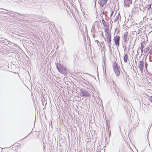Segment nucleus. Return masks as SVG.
I'll list each match as a JSON object with an SVG mask.
<instances>
[{
  "instance_id": "obj_1",
  "label": "nucleus",
  "mask_w": 152,
  "mask_h": 152,
  "mask_svg": "<svg viewBox=\"0 0 152 152\" xmlns=\"http://www.w3.org/2000/svg\"><path fill=\"white\" fill-rule=\"evenodd\" d=\"M104 32L106 37L105 40L108 44H110L111 42V34L110 30L106 29V31H104Z\"/></svg>"
},
{
  "instance_id": "obj_2",
  "label": "nucleus",
  "mask_w": 152,
  "mask_h": 152,
  "mask_svg": "<svg viewBox=\"0 0 152 152\" xmlns=\"http://www.w3.org/2000/svg\"><path fill=\"white\" fill-rule=\"evenodd\" d=\"M56 67L58 72L61 74L64 75H66L67 74L66 68L62 66L61 64H57Z\"/></svg>"
},
{
  "instance_id": "obj_3",
  "label": "nucleus",
  "mask_w": 152,
  "mask_h": 152,
  "mask_svg": "<svg viewBox=\"0 0 152 152\" xmlns=\"http://www.w3.org/2000/svg\"><path fill=\"white\" fill-rule=\"evenodd\" d=\"M113 68L116 75L117 76H118L120 73L118 66V64L115 62L113 64Z\"/></svg>"
},
{
  "instance_id": "obj_4",
  "label": "nucleus",
  "mask_w": 152,
  "mask_h": 152,
  "mask_svg": "<svg viewBox=\"0 0 152 152\" xmlns=\"http://www.w3.org/2000/svg\"><path fill=\"white\" fill-rule=\"evenodd\" d=\"M120 37L118 35H116L114 37V40L116 46L118 47L119 46Z\"/></svg>"
},
{
  "instance_id": "obj_5",
  "label": "nucleus",
  "mask_w": 152,
  "mask_h": 152,
  "mask_svg": "<svg viewBox=\"0 0 152 152\" xmlns=\"http://www.w3.org/2000/svg\"><path fill=\"white\" fill-rule=\"evenodd\" d=\"M138 66L142 73L143 72V68L144 67L143 62L141 61H140L138 63Z\"/></svg>"
},
{
  "instance_id": "obj_6",
  "label": "nucleus",
  "mask_w": 152,
  "mask_h": 152,
  "mask_svg": "<svg viewBox=\"0 0 152 152\" xmlns=\"http://www.w3.org/2000/svg\"><path fill=\"white\" fill-rule=\"evenodd\" d=\"M123 39L125 42H126L129 41L128 32V31H126L124 34Z\"/></svg>"
},
{
  "instance_id": "obj_7",
  "label": "nucleus",
  "mask_w": 152,
  "mask_h": 152,
  "mask_svg": "<svg viewBox=\"0 0 152 152\" xmlns=\"http://www.w3.org/2000/svg\"><path fill=\"white\" fill-rule=\"evenodd\" d=\"M102 24L104 26H106L105 28L104 31H106V29L109 30V25L108 23V22H105L104 19H102Z\"/></svg>"
},
{
  "instance_id": "obj_8",
  "label": "nucleus",
  "mask_w": 152,
  "mask_h": 152,
  "mask_svg": "<svg viewBox=\"0 0 152 152\" xmlns=\"http://www.w3.org/2000/svg\"><path fill=\"white\" fill-rule=\"evenodd\" d=\"M132 0H125L124 1V6L126 7H129L130 4H132Z\"/></svg>"
},
{
  "instance_id": "obj_9",
  "label": "nucleus",
  "mask_w": 152,
  "mask_h": 152,
  "mask_svg": "<svg viewBox=\"0 0 152 152\" xmlns=\"http://www.w3.org/2000/svg\"><path fill=\"white\" fill-rule=\"evenodd\" d=\"M107 2V0H99V3L102 7H103L106 4Z\"/></svg>"
},
{
  "instance_id": "obj_10",
  "label": "nucleus",
  "mask_w": 152,
  "mask_h": 152,
  "mask_svg": "<svg viewBox=\"0 0 152 152\" xmlns=\"http://www.w3.org/2000/svg\"><path fill=\"white\" fill-rule=\"evenodd\" d=\"M87 92L82 91L80 93V96H86L89 95V94L87 93Z\"/></svg>"
},
{
  "instance_id": "obj_11",
  "label": "nucleus",
  "mask_w": 152,
  "mask_h": 152,
  "mask_svg": "<svg viewBox=\"0 0 152 152\" xmlns=\"http://www.w3.org/2000/svg\"><path fill=\"white\" fill-rule=\"evenodd\" d=\"M128 59V57L127 54H124V60L125 63L127 62V60Z\"/></svg>"
},
{
  "instance_id": "obj_12",
  "label": "nucleus",
  "mask_w": 152,
  "mask_h": 152,
  "mask_svg": "<svg viewBox=\"0 0 152 152\" xmlns=\"http://www.w3.org/2000/svg\"><path fill=\"white\" fill-rule=\"evenodd\" d=\"M84 73V72L81 71L77 72L76 74L79 77H81L82 78L83 75Z\"/></svg>"
},
{
  "instance_id": "obj_13",
  "label": "nucleus",
  "mask_w": 152,
  "mask_h": 152,
  "mask_svg": "<svg viewBox=\"0 0 152 152\" xmlns=\"http://www.w3.org/2000/svg\"><path fill=\"white\" fill-rule=\"evenodd\" d=\"M119 15H118L116 17L115 19L114 20L115 22H118V23H119Z\"/></svg>"
},
{
  "instance_id": "obj_14",
  "label": "nucleus",
  "mask_w": 152,
  "mask_h": 152,
  "mask_svg": "<svg viewBox=\"0 0 152 152\" xmlns=\"http://www.w3.org/2000/svg\"><path fill=\"white\" fill-rule=\"evenodd\" d=\"M151 4H150L148 5L147 6H146V7L148 9V10H149V9H150L151 7Z\"/></svg>"
},
{
  "instance_id": "obj_15",
  "label": "nucleus",
  "mask_w": 152,
  "mask_h": 152,
  "mask_svg": "<svg viewBox=\"0 0 152 152\" xmlns=\"http://www.w3.org/2000/svg\"><path fill=\"white\" fill-rule=\"evenodd\" d=\"M144 48V46L142 43H141V49L142 51V50Z\"/></svg>"
},
{
  "instance_id": "obj_16",
  "label": "nucleus",
  "mask_w": 152,
  "mask_h": 152,
  "mask_svg": "<svg viewBox=\"0 0 152 152\" xmlns=\"http://www.w3.org/2000/svg\"><path fill=\"white\" fill-rule=\"evenodd\" d=\"M113 84L114 86H113V87L114 88H116V84L114 83V82L113 81Z\"/></svg>"
},
{
  "instance_id": "obj_17",
  "label": "nucleus",
  "mask_w": 152,
  "mask_h": 152,
  "mask_svg": "<svg viewBox=\"0 0 152 152\" xmlns=\"http://www.w3.org/2000/svg\"><path fill=\"white\" fill-rule=\"evenodd\" d=\"M145 66L146 69H147L148 66V64L146 62H145Z\"/></svg>"
},
{
  "instance_id": "obj_18",
  "label": "nucleus",
  "mask_w": 152,
  "mask_h": 152,
  "mask_svg": "<svg viewBox=\"0 0 152 152\" xmlns=\"http://www.w3.org/2000/svg\"><path fill=\"white\" fill-rule=\"evenodd\" d=\"M149 100H150V101L151 102H152V96H150V97H149Z\"/></svg>"
},
{
  "instance_id": "obj_19",
  "label": "nucleus",
  "mask_w": 152,
  "mask_h": 152,
  "mask_svg": "<svg viewBox=\"0 0 152 152\" xmlns=\"http://www.w3.org/2000/svg\"><path fill=\"white\" fill-rule=\"evenodd\" d=\"M101 34H102V37H103V38H104V39H105V37H104V35H103V31H101Z\"/></svg>"
},
{
  "instance_id": "obj_20",
  "label": "nucleus",
  "mask_w": 152,
  "mask_h": 152,
  "mask_svg": "<svg viewBox=\"0 0 152 152\" xmlns=\"http://www.w3.org/2000/svg\"><path fill=\"white\" fill-rule=\"evenodd\" d=\"M113 11H112V12H111V15H110V17H111V16H112V15H113Z\"/></svg>"
},
{
  "instance_id": "obj_21",
  "label": "nucleus",
  "mask_w": 152,
  "mask_h": 152,
  "mask_svg": "<svg viewBox=\"0 0 152 152\" xmlns=\"http://www.w3.org/2000/svg\"><path fill=\"white\" fill-rule=\"evenodd\" d=\"M96 42H99L97 40H96Z\"/></svg>"
}]
</instances>
